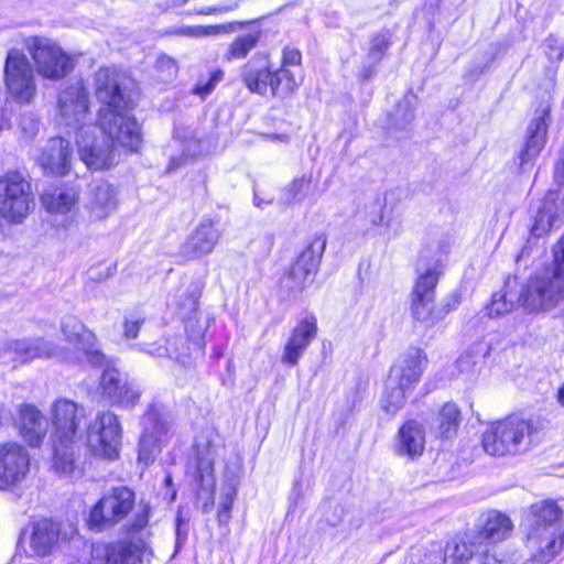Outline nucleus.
<instances>
[{
    "label": "nucleus",
    "mask_w": 564,
    "mask_h": 564,
    "mask_svg": "<svg viewBox=\"0 0 564 564\" xmlns=\"http://www.w3.org/2000/svg\"><path fill=\"white\" fill-rule=\"evenodd\" d=\"M129 79L116 68L100 67L94 75L95 96L102 105L98 111V126L113 147L137 151L142 142L141 128L128 111L132 99Z\"/></svg>",
    "instance_id": "f257e3e1"
},
{
    "label": "nucleus",
    "mask_w": 564,
    "mask_h": 564,
    "mask_svg": "<svg viewBox=\"0 0 564 564\" xmlns=\"http://www.w3.org/2000/svg\"><path fill=\"white\" fill-rule=\"evenodd\" d=\"M61 332L67 347H59L44 338H24L6 344L0 361L26 362L34 358L61 357L66 360L79 359V355L97 365L102 356L96 347V337L80 319L66 316L61 322Z\"/></svg>",
    "instance_id": "f03ea898"
},
{
    "label": "nucleus",
    "mask_w": 564,
    "mask_h": 564,
    "mask_svg": "<svg viewBox=\"0 0 564 564\" xmlns=\"http://www.w3.org/2000/svg\"><path fill=\"white\" fill-rule=\"evenodd\" d=\"M554 268L551 274L545 272L529 279L520 294L507 290L492 295L488 314L491 317L502 316L514 307L518 302L531 313L545 312L555 307L564 300V236L553 247Z\"/></svg>",
    "instance_id": "7ed1b4c3"
},
{
    "label": "nucleus",
    "mask_w": 564,
    "mask_h": 564,
    "mask_svg": "<svg viewBox=\"0 0 564 564\" xmlns=\"http://www.w3.org/2000/svg\"><path fill=\"white\" fill-rule=\"evenodd\" d=\"M558 506L546 500L531 507L525 546L536 563L551 562L564 547V500Z\"/></svg>",
    "instance_id": "20e7f679"
},
{
    "label": "nucleus",
    "mask_w": 564,
    "mask_h": 564,
    "mask_svg": "<svg viewBox=\"0 0 564 564\" xmlns=\"http://www.w3.org/2000/svg\"><path fill=\"white\" fill-rule=\"evenodd\" d=\"M447 250L437 241H430L420 250L419 276L412 292L411 312L413 317L427 325L441 319L435 308L434 290L444 268Z\"/></svg>",
    "instance_id": "39448f33"
},
{
    "label": "nucleus",
    "mask_w": 564,
    "mask_h": 564,
    "mask_svg": "<svg viewBox=\"0 0 564 564\" xmlns=\"http://www.w3.org/2000/svg\"><path fill=\"white\" fill-rule=\"evenodd\" d=\"M532 423L519 416H508L490 423L482 433L481 445L491 456L516 455L531 444Z\"/></svg>",
    "instance_id": "423d86ee"
},
{
    "label": "nucleus",
    "mask_w": 564,
    "mask_h": 564,
    "mask_svg": "<svg viewBox=\"0 0 564 564\" xmlns=\"http://www.w3.org/2000/svg\"><path fill=\"white\" fill-rule=\"evenodd\" d=\"M34 207L31 182L18 171L0 176V216L10 224H21Z\"/></svg>",
    "instance_id": "0eeeda50"
},
{
    "label": "nucleus",
    "mask_w": 564,
    "mask_h": 564,
    "mask_svg": "<svg viewBox=\"0 0 564 564\" xmlns=\"http://www.w3.org/2000/svg\"><path fill=\"white\" fill-rule=\"evenodd\" d=\"M25 46L35 63L37 73L47 79H61L73 69L72 58L56 43L46 37H29Z\"/></svg>",
    "instance_id": "6e6552de"
},
{
    "label": "nucleus",
    "mask_w": 564,
    "mask_h": 564,
    "mask_svg": "<svg viewBox=\"0 0 564 564\" xmlns=\"http://www.w3.org/2000/svg\"><path fill=\"white\" fill-rule=\"evenodd\" d=\"M134 492L128 487H116L94 506L89 513V527L101 531L122 521L134 506Z\"/></svg>",
    "instance_id": "1a4fd4ad"
},
{
    "label": "nucleus",
    "mask_w": 564,
    "mask_h": 564,
    "mask_svg": "<svg viewBox=\"0 0 564 564\" xmlns=\"http://www.w3.org/2000/svg\"><path fill=\"white\" fill-rule=\"evenodd\" d=\"M4 85L8 93L19 102L28 104L36 95L33 67L19 50L8 52L4 64Z\"/></svg>",
    "instance_id": "9d476101"
},
{
    "label": "nucleus",
    "mask_w": 564,
    "mask_h": 564,
    "mask_svg": "<svg viewBox=\"0 0 564 564\" xmlns=\"http://www.w3.org/2000/svg\"><path fill=\"white\" fill-rule=\"evenodd\" d=\"M96 127H80L76 133L79 159L91 171L108 170L117 162L113 144L104 135L95 134Z\"/></svg>",
    "instance_id": "9b49d317"
},
{
    "label": "nucleus",
    "mask_w": 564,
    "mask_h": 564,
    "mask_svg": "<svg viewBox=\"0 0 564 564\" xmlns=\"http://www.w3.org/2000/svg\"><path fill=\"white\" fill-rule=\"evenodd\" d=\"M122 427L112 412H98L87 427V445L96 454L109 459L118 456Z\"/></svg>",
    "instance_id": "f8f14e48"
},
{
    "label": "nucleus",
    "mask_w": 564,
    "mask_h": 564,
    "mask_svg": "<svg viewBox=\"0 0 564 564\" xmlns=\"http://www.w3.org/2000/svg\"><path fill=\"white\" fill-rule=\"evenodd\" d=\"M242 80L252 93L275 95L279 91L282 94L294 91L302 79L290 69L280 68L272 73L267 66L256 68L252 63H248L243 66Z\"/></svg>",
    "instance_id": "ddd939ff"
},
{
    "label": "nucleus",
    "mask_w": 564,
    "mask_h": 564,
    "mask_svg": "<svg viewBox=\"0 0 564 564\" xmlns=\"http://www.w3.org/2000/svg\"><path fill=\"white\" fill-rule=\"evenodd\" d=\"M50 419L54 431L53 441L77 442L86 411L83 405L62 398L51 405Z\"/></svg>",
    "instance_id": "4468645a"
},
{
    "label": "nucleus",
    "mask_w": 564,
    "mask_h": 564,
    "mask_svg": "<svg viewBox=\"0 0 564 564\" xmlns=\"http://www.w3.org/2000/svg\"><path fill=\"white\" fill-rule=\"evenodd\" d=\"M31 467L26 447L18 442L0 444V489L14 487L25 480Z\"/></svg>",
    "instance_id": "2eb2a0df"
},
{
    "label": "nucleus",
    "mask_w": 564,
    "mask_h": 564,
    "mask_svg": "<svg viewBox=\"0 0 564 564\" xmlns=\"http://www.w3.org/2000/svg\"><path fill=\"white\" fill-rule=\"evenodd\" d=\"M142 434L139 444V460L148 465L159 452L160 444L166 438L171 422L153 405L142 419Z\"/></svg>",
    "instance_id": "dca6fc26"
},
{
    "label": "nucleus",
    "mask_w": 564,
    "mask_h": 564,
    "mask_svg": "<svg viewBox=\"0 0 564 564\" xmlns=\"http://www.w3.org/2000/svg\"><path fill=\"white\" fill-rule=\"evenodd\" d=\"M62 123L74 127L79 131L80 127H87L88 95L83 82L77 80L61 91L57 100Z\"/></svg>",
    "instance_id": "f3484780"
},
{
    "label": "nucleus",
    "mask_w": 564,
    "mask_h": 564,
    "mask_svg": "<svg viewBox=\"0 0 564 564\" xmlns=\"http://www.w3.org/2000/svg\"><path fill=\"white\" fill-rule=\"evenodd\" d=\"M36 161L46 175L63 176L70 172L73 150L68 140L51 138L42 148Z\"/></svg>",
    "instance_id": "a211bd4d"
},
{
    "label": "nucleus",
    "mask_w": 564,
    "mask_h": 564,
    "mask_svg": "<svg viewBox=\"0 0 564 564\" xmlns=\"http://www.w3.org/2000/svg\"><path fill=\"white\" fill-rule=\"evenodd\" d=\"M426 364L427 358L425 352L417 347H410L391 367L388 378L391 379V384L400 383L403 387L413 390L419 382Z\"/></svg>",
    "instance_id": "6ab92c4d"
},
{
    "label": "nucleus",
    "mask_w": 564,
    "mask_h": 564,
    "mask_svg": "<svg viewBox=\"0 0 564 564\" xmlns=\"http://www.w3.org/2000/svg\"><path fill=\"white\" fill-rule=\"evenodd\" d=\"M325 248V241L314 240L295 260L288 273V285L293 290H301L313 281Z\"/></svg>",
    "instance_id": "aec40b11"
},
{
    "label": "nucleus",
    "mask_w": 564,
    "mask_h": 564,
    "mask_svg": "<svg viewBox=\"0 0 564 564\" xmlns=\"http://www.w3.org/2000/svg\"><path fill=\"white\" fill-rule=\"evenodd\" d=\"M316 334L317 323L315 317H305L301 321L284 345L281 362L291 367L297 365Z\"/></svg>",
    "instance_id": "412c9836"
},
{
    "label": "nucleus",
    "mask_w": 564,
    "mask_h": 564,
    "mask_svg": "<svg viewBox=\"0 0 564 564\" xmlns=\"http://www.w3.org/2000/svg\"><path fill=\"white\" fill-rule=\"evenodd\" d=\"M76 443L53 441L51 468L56 475L70 481H76L84 475V468L76 453Z\"/></svg>",
    "instance_id": "4be33fe9"
},
{
    "label": "nucleus",
    "mask_w": 564,
    "mask_h": 564,
    "mask_svg": "<svg viewBox=\"0 0 564 564\" xmlns=\"http://www.w3.org/2000/svg\"><path fill=\"white\" fill-rule=\"evenodd\" d=\"M18 427L29 445L39 446L46 434L47 422L36 406L24 404L19 410Z\"/></svg>",
    "instance_id": "5701e85b"
},
{
    "label": "nucleus",
    "mask_w": 564,
    "mask_h": 564,
    "mask_svg": "<svg viewBox=\"0 0 564 564\" xmlns=\"http://www.w3.org/2000/svg\"><path fill=\"white\" fill-rule=\"evenodd\" d=\"M512 522L503 513L497 510L486 512L479 523V530L474 531L487 551L488 544L497 543L507 539L512 532Z\"/></svg>",
    "instance_id": "b1692460"
},
{
    "label": "nucleus",
    "mask_w": 564,
    "mask_h": 564,
    "mask_svg": "<svg viewBox=\"0 0 564 564\" xmlns=\"http://www.w3.org/2000/svg\"><path fill=\"white\" fill-rule=\"evenodd\" d=\"M549 111L545 110V119L540 116L531 121L527 129V141L519 154V165L524 169L533 164L546 143Z\"/></svg>",
    "instance_id": "393cba45"
},
{
    "label": "nucleus",
    "mask_w": 564,
    "mask_h": 564,
    "mask_svg": "<svg viewBox=\"0 0 564 564\" xmlns=\"http://www.w3.org/2000/svg\"><path fill=\"white\" fill-rule=\"evenodd\" d=\"M118 205V194L111 184L100 182L90 188L86 207L93 218H107L117 210Z\"/></svg>",
    "instance_id": "a878e982"
},
{
    "label": "nucleus",
    "mask_w": 564,
    "mask_h": 564,
    "mask_svg": "<svg viewBox=\"0 0 564 564\" xmlns=\"http://www.w3.org/2000/svg\"><path fill=\"white\" fill-rule=\"evenodd\" d=\"M563 214L564 200L555 192L547 193L538 210L531 229L532 234L534 236H542L553 227H558Z\"/></svg>",
    "instance_id": "bb28decb"
},
{
    "label": "nucleus",
    "mask_w": 564,
    "mask_h": 564,
    "mask_svg": "<svg viewBox=\"0 0 564 564\" xmlns=\"http://www.w3.org/2000/svg\"><path fill=\"white\" fill-rule=\"evenodd\" d=\"M79 192L67 185L56 186L45 191L42 204L47 213L54 216H68L76 209Z\"/></svg>",
    "instance_id": "cd10ccee"
},
{
    "label": "nucleus",
    "mask_w": 564,
    "mask_h": 564,
    "mask_svg": "<svg viewBox=\"0 0 564 564\" xmlns=\"http://www.w3.org/2000/svg\"><path fill=\"white\" fill-rule=\"evenodd\" d=\"M425 447V431L421 423L406 421L398 432L395 452L410 458L420 457Z\"/></svg>",
    "instance_id": "c85d7f7f"
},
{
    "label": "nucleus",
    "mask_w": 564,
    "mask_h": 564,
    "mask_svg": "<svg viewBox=\"0 0 564 564\" xmlns=\"http://www.w3.org/2000/svg\"><path fill=\"white\" fill-rule=\"evenodd\" d=\"M220 234L212 219H204L188 237L185 251L192 257L210 253L218 243Z\"/></svg>",
    "instance_id": "c756f323"
},
{
    "label": "nucleus",
    "mask_w": 564,
    "mask_h": 564,
    "mask_svg": "<svg viewBox=\"0 0 564 564\" xmlns=\"http://www.w3.org/2000/svg\"><path fill=\"white\" fill-rule=\"evenodd\" d=\"M241 23L242 26H238L236 32L240 29H243V32L228 45L224 54V59L227 62L246 58L261 39V30L259 26L251 22Z\"/></svg>",
    "instance_id": "7c9ffc66"
},
{
    "label": "nucleus",
    "mask_w": 564,
    "mask_h": 564,
    "mask_svg": "<svg viewBox=\"0 0 564 564\" xmlns=\"http://www.w3.org/2000/svg\"><path fill=\"white\" fill-rule=\"evenodd\" d=\"M169 148L171 151H181V154L171 153V165L178 166L198 153L199 141L194 129L187 127H176L174 137Z\"/></svg>",
    "instance_id": "2f4dec72"
},
{
    "label": "nucleus",
    "mask_w": 564,
    "mask_h": 564,
    "mask_svg": "<svg viewBox=\"0 0 564 564\" xmlns=\"http://www.w3.org/2000/svg\"><path fill=\"white\" fill-rule=\"evenodd\" d=\"M479 539L474 531H467L460 538L447 542V554L452 564H467L475 554L485 552Z\"/></svg>",
    "instance_id": "473e14b6"
},
{
    "label": "nucleus",
    "mask_w": 564,
    "mask_h": 564,
    "mask_svg": "<svg viewBox=\"0 0 564 564\" xmlns=\"http://www.w3.org/2000/svg\"><path fill=\"white\" fill-rule=\"evenodd\" d=\"M57 539L58 530L56 525L47 519H42L33 524L30 547L35 555L45 556L51 553Z\"/></svg>",
    "instance_id": "72a5a7b5"
},
{
    "label": "nucleus",
    "mask_w": 564,
    "mask_h": 564,
    "mask_svg": "<svg viewBox=\"0 0 564 564\" xmlns=\"http://www.w3.org/2000/svg\"><path fill=\"white\" fill-rule=\"evenodd\" d=\"M462 422V412L454 402H446L438 411L433 429L441 438H453L458 431Z\"/></svg>",
    "instance_id": "f704fd0d"
},
{
    "label": "nucleus",
    "mask_w": 564,
    "mask_h": 564,
    "mask_svg": "<svg viewBox=\"0 0 564 564\" xmlns=\"http://www.w3.org/2000/svg\"><path fill=\"white\" fill-rule=\"evenodd\" d=\"M215 446L210 443L205 445L197 444V467L196 479L199 481L203 489H215L214 477V462H215Z\"/></svg>",
    "instance_id": "c9c22d12"
},
{
    "label": "nucleus",
    "mask_w": 564,
    "mask_h": 564,
    "mask_svg": "<svg viewBox=\"0 0 564 564\" xmlns=\"http://www.w3.org/2000/svg\"><path fill=\"white\" fill-rule=\"evenodd\" d=\"M411 391L400 383L391 384V379L388 378L380 401L382 410L390 415L397 414L403 408L406 397Z\"/></svg>",
    "instance_id": "e433bc0d"
},
{
    "label": "nucleus",
    "mask_w": 564,
    "mask_h": 564,
    "mask_svg": "<svg viewBox=\"0 0 564 564\" xmlns=\"http://www.w3.org/2000/svg\"><path fill=\"white\" fill-rule=\"evenodd\" d=\"M238 26H242V23L234 21L216 25L183 26L176 33L188 37H207L235 33Z\"/></svg>",
    "instance_id": "4c0bfd02"
},
{
    "label": "nucleus",
    "mask_w": 564,
    "mask_h": 564,
    "mask_svg": "<svg viewBox=\"0 0 564 564\" xmlns=\"http://www.w3.org/2000/svg\"><path fill=\"white\" fill-rule=\"evenodd\" d=\"M127 378L118 369L108 368L104 370L100 380V390L112 404L120 395V388H122Z\"/></svg>",
    "instance_id": "58836bf2"
},
{
    "label": "nucleus",
    "mask_w": 564,
    "mask_h": 564,
    "mask_svg": "<svg viewBox=\"0 0 564 564\" xmlns=\"http://www.w3.org/2000/svg\"><path fill=\"white\" fill-rule=\"evenodd\" d=\"M488 349L482 344H477L470 352H466L457 360V368L460 372L474 373L482 364Z\"/></svg>",
    "instance_id": "ea45409f"
},
{
    "label": "nucleus",
    "mask_w": 564,
    "mask_h": 564,
    "mask_svg": "<svg viewBox=\"0 0 564 564\" xmlns=\"http://www.w3.org/2000/svg\"><path fill=\"white\" fill-rule=\"evenodd\" d=\"M155 78L161 83L174 80L178 73V66L175 59L162 54L158 56L154 65Z\"/></svg>",
    "instance_id": "a19ab883"
},
{
    "label": "nucleus",
    "mask_w": 564,
    "mask_h": 564,
    "mask_svg": "<svg viewBox=\"0 0 564 564\" xmlns=\"http://www.w3.org/2000/svg\"><path fill=\"white\" fill-rule=\"evenodd\" d=\"M120 390V395L116 399L115 405L123 409H130L139 403L142 390L138 384L129 382L127 379Z\"/></svg>",
    "instance_id": "79ce46f5"
},
{
    "label": "nucleus",
    "mask_w": 564,
    "mask_h": 564,
    "mask_svg": "<svg viewBox=\"0 0 564 564\" xmlns=\"http://www.w3.org/2000/svg\"><path fill=\"white\" fill-rule=\"evenodd\" d=\"M224 75V70L215 69L206 82L199 80L196 84L193 93L199 95L202 98L206 97L223 80Z\"/></svg>",
    "instance_id": "37998d69"
},
{
    "label": "nucleus",
    "mask_w": 564,
    "mask_h": 564,
    "mask_svg": "<svg viewBox=\"0 0 564 564\" xmlns=\"http://www.w3.org/2000/svg\"><path fill=\"white\" fill-rule=\"evenodd\" d=\"M150 512H151L150 505L148 502L140 501L137 507L133 519L131 520V522L129 524V531L143 530L149 523Z\"/></svg>",
    "instance_id": "c03bdc74"
},
{
    "label": "nucleus",
    "mask_w": 564,
    "mask_h": 564,
    "mask_svg": "<svg viewBox=\"0 0 564 564\" xmlns=\"http://www.w3.org/2000/svg\"><path fill=\"white\" fill-rule=\"evenodd\" d=\"M19 129L21 139L29 142L33 140L39 132V121L34 115H23L20 119Z\"/></svg>",
    "instance_id": "a18cd8bd"
},
{
    "label": "nucleus",
    "mask_w": 564,
    "mask_h": 564,
    "mask_svg": "<svg viewBox=\"0 0 564 564\" xmlns=\"http://www.w3.org/2000/svg\"><path fill=\"white\" fill-rule=\"evenodd\" d=\"M388 46H389V42L384 35H381V34L376 35L371 40V43H370L369 54H368L369 59L373 64L378 63L382 58L386 51L388 50Z\"/></svg>",
    "instance_id": "49530a36"
},
{
    "label": "nucleus",
    "mask_w": 564,
    "mask_h": 564,
    "mask_svg": "<svg viewBox=\"0 0 564 564\" xmlns=\"http://www.w3.org/2000/svg\"><path fill=\"white\" fill-rule=\"evenodd\" d=\"M144 318L137 314H130L124 317L123 323V335L128 339H133L138 336L139 329L141 325L143 324Z\"/></svg>",
    "instance_id": "de8ad7c7"
},
{
    "label": "nucleus",
    "mask_w": 564,
    "mask_h": 564,
    "mask_svg": "<svg viewBox=\"0 0 564 564\" xmlns=\"http://www.w3.org/2000/svg\"><path fill=\"white\" fill-rule=\"evenodd\" d=\"M544 51L551 62H560L564 55V48L554 36H549L544 43Z\"/></svg>",
    "instance_id": "09e8293b"
},
{
    "label": "nucleus",
    "mask_w": 564,
    "mask_h": 564,
    "mask_svg": "<svg viewBox=\"0 0 564 564\" xmlns=\"http://www.w3.org/2000/svg\"><path fill=\"white\" fill-rule=\"evenodd\" d=\"M302 55L300 51L286 47L283 51V64L281 68L288 69L289 66H297L301 64Z\"/></svg>",
    "instance_id": "8fccbe9b"
},
{
    "label": "nucleus",
    "mask_w": 564,
    "mask_h": 564,
    "mask_svg": "<svg viewBox=\"0 0 564 564\" xmlns=\"http://www.w3.org/2000/svg\"><path fill=\"white\" fill-rule=\"evenodd\" d=\"M237 8V4L229 6H213V7H203L196 11L197 14L203 15H213V14H223L229 11H234Z\"/></svg>",
    "instance_id": "3c124183"
},
{
    "label": "nucleus",
    "mask_w": 564,
    "mask_h": 564,
    "mask_svg": "<svg viewBox=\"0 0 564 564\" xmlns=\"http://www.w3.org/2000/svg\"><path fill=\"white\" fill-rule=\"evenodd\" d=\"M308 185V178L304 176L295 178L289 187V191L292 194V199H297L299 195L303 194L304 191L307 189Z\"/></svg>",
    "instance_id": "603ef678"
},
{
    "label": "nucleus",
    "mask_w": 564,
    "mask_h": 564,
    "mask_svg": "<svg viewBox=\"0 0 564 564\" xmlns=\"http://www.w3.org/2000/svg\"><path fill=\"white\" fill-rule=\"evenodd\" d=\"M113 274V268L109 264H99L90 270V278L95 280H102Z\"/></svg>",
    "instance_id": "864d4df0"
},
{
    "label": "nucleus",
    "mask_w": 564,
    "mask_h": 564,
    "mask_svg": "<svg viewBox=\"0 0 564 564\" xmlns=\"http://www.w3.org/2000/svg\"><path fill=\"white\" fill-rule=\"evenodd\" d=\"M236 486L237 480L235 478H230L226 484H224L221 488L220 499L234 501L237 495Z\"/></svg>",
    "instance_id": "5fc2aeb1"
},
{
    "label": "nucleus",
    "mask_w": 564,
    "mask_h": 564,
    "mask_svg": "<svg viewBox=\"0 0 564 564\" xmlns=\"http://www.w3.org/2000/svg\"><path fill=\"white\" fill-rule=\"evenodd\" d=\"M232 503H234V501L220 499L219 509H218V520L220 523L228 522V520L230 518V511L232 508Z\"/></svg>",
    "instance_id": "6e6d98bb"
},
{
    "label": "nucleus",
    "mask_w": 564,
    "mask_h": 564,
    "mask_svg": "<svg viewBox=\"0 0 564 564\" xmlns=\"http://www.w3.org/2000/svg\"><path fill=\"white\" fill-rule=\"evenodd\" d=\"M482 553L485 554L482 564H518L517 561L497 558L495 555L488 554V550Z\"/></svg>",
    "instance_id": "4d7b16f0"
},
{
    "label": "nucleus",
    "mask_w": 564,
    "mask_h": 564,
    "mask_svg": "<svg viewBox=\"0 0 564 564\" xmlns=\"http://www.w3.org/2000/svg\"><path fill=\"white\" fill-rule=\"evenodd\" d=\"M191 0H164L161 4V8L165 11L176 10L178 8L184 7Z\"/></svg>",
    "instance_id": "13d9d810"
},
{
    "label": "nucleus",
    "mask_w": 564,
    "mask_h": 564,
    "mask_svg": "<svg viewBox=\"0 0 564 564\" xmlns=\"http://www.w3.org/2000/svg\"><path fill=\"white\" fill-rule=\"evenodd\" d=\"M147 352H149L153 356H156V357H163L167 354V349L162 346H158V347H151V348L147 349Z\"/></svg>",
    "instance_id": "bf43d9fd"
},
{
    "label": "nucleus",
    "mask_w": 564,
    "mask_h": 564,
    "mask_svg": "<svg viewBox=\"0 0 564 564\" xmlns=\"http://www.w3.org/2000/svg\"><path fill=\"white\" fill-rule=\"evenodd\" d=\"M265 138L271 141L286 142L289 137L286 134H267Z\"/></svg>",
    "instance_id": "052dcab7"
},
{
    "label": "nucleus",
    "mask_w": 564,
    "mask_h": 564,
    "mask_svg": "<svg viewBox=\"0 0 564 564\" xmlns=\"http://www.w3.org/2000/svg\"><path fill=\"white\" fill-rule=\"evenodd\" d=\"M373 73V69L368 67V68H364L361 72H360V76L364 78V79H368L371 77Z\"/></svg>",
    "instance_id": "680f3d73"
},
{
    "label": "nucleus",
    "mask_w": 564,
    "mask_h": 564,
    "mask_svg": "<svg viewBox=\"0 0 564 564\" xmlns=\"http://www.w3.org/2000/svg\"><path fill=\"white\" fill-rule=\"evenodd\" d=\"M557 401L564 406V384L558 389Z\"/></svg>",
    "instance_id": "e2e57ef3"
},
{
    "label": "nucleus",
    "mask_w": 564,
    "mask_h": 564,
    "mask_svg": "<svg viewBox=\"0 0 564 564\" xmlns=\"http://www.w3.org/2000/svg\"><path fill=\"white\" fill-rule=\"evenodd\" d=\"M372 224H373V225H376V226L383 225V224H384V217H383V215H382V214H380V215L378 216V218H377V219H373V220H372Z\"/></svg>",
    "instance_id": "0e129e2a"
},
{
    "label": "nucleus",
    "mask_w": 564,
    "mask_h": 564,
    "mask_svg": "<svg viewBox=\"0 0 564 564\" xmlns=\"http://www.w3.org/2000/svg\"><path fill=\"white\" fill-rule=\"evenodd\" d=\"M254 204L257 207L262 208L264 204H267L263 199H260L258 196L254 197Z\"/></svg>",
    "instance_id": "69168bd1"
},
{
    "label": "nucleus",
    "mask_w": 564,
    "mask_h": 564,
    "mask_svg": "<svg viewBox=\"0 0 564 564\" xmlns=\"http://www.w3.org/2000/svg\"><path fill=\"white\" fill-rule=\"evenodd\" d=\"M196 304H197V300L193 297L191 300V310H195L196 308Z\"/></svg>",
    "instance_id": "338daca9"
},
{
    "label": "nucleus",
    "mask_w": 564,
    "mask_h": 564,
    "mask_svg": "<svg viewBox=\"0 0 564 564\" xmlns=\"http://www.w3.org/2000/svg\"><path fill=\"white\" fill-rule=\"evenodd\" d=\"M171 480H172L171 476H166V478H165L166 484H170Z\"/></svg>",
    "instance_id": "774afa93"
}]
</instances>
